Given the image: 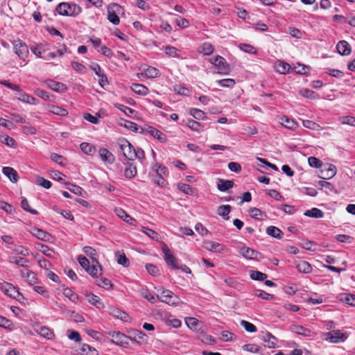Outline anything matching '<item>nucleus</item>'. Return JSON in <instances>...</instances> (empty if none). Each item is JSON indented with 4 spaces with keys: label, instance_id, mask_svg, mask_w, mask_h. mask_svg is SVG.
<instances>
[{
    "label": "nucleus",
    "instance_id": "32",
    "mask_svg": "<svg viewBox=\"0 0 355 355\" xmlns=\"http://www.w3.org/2000/svg\"><path fill=\"white\" fill-rule=\"evenodd\" d=\"M137 168L132 164L128 162L125 165L124 175L127 178H132L137 175Z\"/></svg>",
    "mask_w": 355,
    "mask_h": 355
},
{
    "label": "nucleus",
    "instance_id": "62",
    "mask_svg": "<svg viewBox=\"0 0 355 355\" xmlns=\"http://www.w3.org/2000/svg\"><path fill=\"white\" fill-rule=\"evenodd\" d=\"M339 121L343 124H347L355 127V117L351 116H342L339 118Z\"/></svg>",
    "mask_w": 355,
    "mask_h": 355
},
{
    "label": "nucleus",
    "instance_id": "53",
    "mask_svg": "<svg viewBox=\"0 0 355 355\" xmlns=\"http://www.w3.org/2000/svg\"><path fill=\"white\" fill-rule=\"evenodd\" d=\"M241 325L245 329L246 331L250 333H254L257 331V327L253 324L246 321L241 320Z\"/></svg>",
    "mask_w": 355,
    "mask_h": 355
},
{
    "label": "nucleus",
    "instance_id": "27",
    "mask_svg": "<svg viewBox=\"0 0 355 355\" xmlns=\"http://www.w3.org/2000/svg\"><path fill=\"white\" fill-rule=\"evenodd\" d=\"M35 331L39 334L41 336L47 339H51L53 337L52 331L44 326H40L35 329Z\"/></svg>",
    "mask_w": 355,
    "mask_h": 355
},
{
    "label": "nucleus",
    "instance_id": "36",
    "mask_svg": "<svg viewBox=\"0 0 355 355\" xmlns=\"http://www.w3.org/2000/svg\"><path fill=\"white\" fill-rule=\"evenodd\" d=\"M49 111L54 114L61 116H65L68 114V112L66 109L53 105L49 106Z\"/></svg>",
    "mask_w": 355,
    "mask_h": 355
},
{
    "label": "nucleus",
    "instance_id": "31",
    "mask_svg": "<svg viewBox=\"0 0 355 355\" xmlns=\"http://www.w3.org/2000/svg\"><path fill=\"white\" fill-rule=\"evenodd\" d=\"M19 92V94H18L19 96H18L17 98L19 101L26 103L31 104V105L36 104V99L34 97H33L26 93L22 92L21 90H20V92Z\"/></svg>",
    "mask_w": 355,
    "mask_h": 355
},
{
    "label": "nucleus",
    "instance_id": "19",
    "mask_svg": "<svg viewBox=\"0 0 355 355\" xmlns=\"http://www.w3.org/2000/svg\"><path fill=\"white\" fill-rule=\"evenodd\" d=\"M185 322L187 327L194 331L200 330L202 327V322L195 318H187Z\"/></svg>",
    "mask_w": 355,
    "mask_h": 355
},
{
    "label": "nucleus",
    "instance_id": "35",
    "mask_svg": "<svg viewBox=\"0 0 355 355\" xmlns=\"http://www.w3.org/2000/svg\"><path fill=\"white\" fill-rule=\"evenodd\" d=\"M304 215L306 216L315 218H322L324 216V213L322 210L318 209V208H313L311 209L306 210L304 212Z\"/></svg>",
    "mask_w": 355,
    "mask_h": 355
},
{
    "label": "nucleus",
    "instance_id": "56",
    "mask_svg": "<svg viewBox=\"0 0 355 355\" xmlns=\"http://www.w3.org/2000/svg\"><path fill=\"white\" fill-rule=\"evenodd\" d=\"M326 73L337 78H342L344 76V73L338 69L327 68L326 69Z\"/></svg>",
    "mask_w": 355,
    "mask_h": 355
},
{
    "label": "nucleus",
    "instance_id": "49",
    "mask_svg": "<svg viewBox=\"0 0 355 355\" xmlns=\"http://www.w3.org/2000/svg\"><path fill=\"white\" fill-rule=\"evenodd\" d=\"M214 48L209 42H205L200 46V52L204 55H209L212 53Z\"/></svg>",
    "mask_w": 355,
    "mask_h": 355
},
{
    "label": "nucleus",
    "instance_id": "15",
    "mask_svg": "<svg viewBox=\"0 0 355 355\" xmlns=\"http://www.w3.org/2000/svg\"><path fill=\"white\" fill-rule=\"evenodd\" d=\"M203 247L209 251L220 253L224 250L223 246L218 243L211 241H205L203 242Z\"/></svg>",
    "mask_w": 355,
    "mask_h": 355
},
{
    "label": "nucleus",
    "instance_id": "47",
    "mask_svg": "<svg viewBox=\"0 0 355 355\" xmlns=\"http://www.w3.org/2000/svg\"><path fill=\"white\" fill-rule=\"evenodd\" d=\"M0 327L8 330H12L13 323L8 318L0 315Z\"/></svg>",
    "mask_w": 355,
    "mask_h": 355
},
{
    "label": "nucleus",
    "instance_id": "59",
    "mask_svg": "<svg viewBox=\"0 0 355 355\" xmlns=\"http://www.w3.org/2000/svg\"><path fill=\"white\" fill-rule=\"evenodd\" d=\"M239 49L241 50H242L243 51L250 53V54H256L257 53V51H256L255 48L250 44H241L239 45Z\"/></svg>",
    "mask_w": 355,
    "mask_h": 355
},
{
    "label": "nucleus",
    "instance_id": "38",
    "mask_svg": "<svg viewBox=\"0 0 355 355\" xmlns=\"http://www.w3.org/2000/svg\"><path fill=\"white\" fill-rule=\"evenodd\" d=\"M81 150L89 155L94 154L96 149L94 146L89 143L83 142L80 145Z\"/></svg>",
    "mask_w": 355,
    "mask_h": 355
},
{
    "label": "nucleus",
    "instance_id": "4",
    "mask_svg": "<svg viewBox=\"0 0 355 355\" xmlns=\"http://www.w3.org/2000/svg\"><path fill=\"white\" fill-rule=\"evenodd\" d=\"M209 61L215 66L217 73L225 75L229 73V64L223 57L217 55L214 58H211Z\"/></svg>",
    "mask_w": 355,
    "mask_h": 355
},
{
    "label": "nucleus",
    "instance_id": "45",
    "mask_svg": "<svg viewBox=\"0 0 355 355\" xmlns=\"http://www.w3.org/2000/svg\"><path fill=\"white\" fill-rule=\"evenodd\" d=\"M63 294L73 302H76L78 300V295L75 293L71 288H64L63 290Z\"/></svg>",
    "mask_w": 355,
    "mask_h": 355
},
{
    "label": "nucleus",
    "instance_id": "55",
    "mask_svg": "<svg viewBox=\"0 0 355 355\" xmlns=\"http://www.w3.org/2000/svg\"><path fill=\"white\" fill-rule=\"evenodd\" d=\"M264 341L266 343L267 347L269 348H275L276 347L277 339L270 334H267L266 338H264Z\"/></svg>",
    "mask_w": 355,
    "mask_h": 355
},
{
    "label": "nucleus",
    "instance_id": "22",
    "mask_svg": "<svg viewBox=\"0 0 355 355\" xmlns=\"http://www.w3.org/2000/svg\"><path fill=\"white\" fill-rule=\"evenodd\" d=\"M99 156L102 161L108 163H112L114 161V156L106 148H101L99 150Z\"/></svg>",
    "mask_w": 355,
    "mask_h": 355
},
{
    "label": "nucleus",
    "instance_id": "3",
    "mask_svg": "<svg viewBox=\"0 0 355 355\" xmlns=\"http://www.w3.org/2000/svg\"><path fill=\"white\" fill-rule=\"evenodd\" d=\"M118 144L125 159L130 161L135 159L134 153L135 149L128 140L125 139H120Z\"/></svg>",
    "mask_w": 355,
    "mask_h": 355
},
{
    "label": "nucleus",
    "instance_id": "8",
    "mask_svg": "<svg viewBox=\"0 0 355 355\" xmlns=\"http://www.w3.org/2000/svg\"><path fill=\"white\" fill-rule=\"evenodd\" d=\"M325 339L332 343L344 342L347 336L340 330L331 331L324 334Z\"/></svg>",
    "mask_w": 355,
    "mask_h": 355
},
{
    "label": "nucleus",
    "instance_id": "18",
    "mask_svg": "<svg viewBox=\"0 0 355 355\" xmlns=\"http://www.w3.org/2000/svg\"><path fill=\"white\" fill-rule=\"evenodd\" d=\"M336 49L338 52L342 55H347L351 53L350 46L345 40L338 42Z\"/></svg>",
    "mask_w": 355,
    "mask_h": 355
},
{
    "label": "nucleus",
    "instance_id": "39",
    "mask_svg": "<svg viewBox=\"0 0 355 355\" xmlns=\"http://www.w3.org/2000/svg\"><path fill=\"white\" fill-rule=\"evenodd\" d=\"M114 107L123 112L126 116L130 117H133V114L136 113L134 110L122 104L116 103L114 104Z\"/></svg>",
    "mask_w": 355,
    "mask_h": 355
},
{
    "label": "nucleus",
    "instance_id": "5",
    "mask_svg": "<svg viewBox=\"0 0 355 355\" xmlns=\"http://www.w3.org/2000/svg\"><path fill=\"white\" fill-rule=\"evenodd\" d=\"M122 7L117 3H112L107 6V19L114 25L120 22L118 15L121 12Z\"/></svg>",
    "mask_w": 355,
    "mask_h": 355
},
{
    "label": "nucleus",
    "instance_id": "14",
    "mask_svg": "<svg viewBox=\"0 0 355 355\" xmlns=\"http://www.w3.org/2000/svg\"><path fill=\"white\" fill-rule=\"evenodd\" d=\"M295 266L300 272L304 274L311 273L312 271V267L311 264L306 261H295Z\"/></svg>",
    "mask_w": 355,
    "mask_h": 355
},
{
    "label": "nucleus",
    "instance_id": "64",
    "mask_svg": "<svg viewBox=\"0 0 355 355\" xmlns=\"http://www.w3.org/2000/svg\"><path fill=\"white\" fill-rule=\"evenodd\" d=\"M341 300L345 303L355 306V295L354 294H345Z\"/></svg>",
    "mask_w": 355,
    "mask_h": 355
},
{
    "label": "nucleus",
    "instance_id": "46",
    "mask_svg": "<svg viewBox=\"0 0 355 355\" xmlns=\"http://www.w3.org/2000/svg\"><path fill=\"white\" fill-rule=\"evenodd\" d=\"M120 125L132 132H137V130H138L137 125L132 121H130L122 119L120 123Z\"/></svg>",
    "mask_w": 355,
    "mask_h": 355
},
{
    "label": "nucleus",
    "instance_id": "20",
    "mask_svg": "<svg viewBox=\"0 0 355 355\" xmlns=\"http://www.w3.org/2000/svg\"><path fill=\"white\" fill-rule=\"evenodd\" d=\"M46 85L51 89L58 92H64L67 90V87L64 84L54 80H48Z\"/></svg>",
    "mask_w": 355,
    "mask_h": 355
},
{
    "label": "nucleus",
    "instance_id": "57",
    "mask_svg": "<svg viewBox=\"0 0 355 355\" xmlns=\"http://www.w3.org/2000/svg\"><path fill=\"white\" fill-rule=\"evenodd\" d=\"M190 114L193 116L196 119L201 120L203 119L205 116V114L203 111L196 109L192 108L190 110Z\"/></svg>",
    "mask_w": 355,
    "mask_h": 355
},
{
    "label": "nucleus",
    "instance_id": "48",
    "mask_svg": "<svg viewBox=\"0 0 355 355\" xmlns=\"http://www.w3.org/2000/svg\"><path fill=\"white\" fill-rule=\"evenodd\" d=\"M81 352L84 355H97V351L89 345L84 344L81 347Z\"/></svg>",
    "mask_w": 355,
    "mask_h": 355
},
{
    "label": "nucleus",
    "instance_id": "33",
    "mask_svg": "<svg viewBox=\"0 0 355 355\" xmlns=\"http://www.w3.org/2000/svg\"><path fill=\"white\" fill-rule=\"evenodd\" d=\"M110 314L113 317L120 319L125 322H127L129 318L128 315L125 312L119 309H112L110 311Z\"/></svg>",
    "mask_w": 355,
    "mask_h": 355
},
{
    "label": "nucleus",
    "instance_id": "1",
    "mask_svg": "<svg viewBox=\"0 0 355 355\" xmlns=\"http://www.w3.org/2000/svg\"><path fill=\"white\" fill-rule=\"evenodd\" d=\"M56 11L62 15L75 16L80 12L81 8L75 4L61 3L57 6Z\"/></svg>",
    "mask_w": 355,
    "mask_h": 355
},
{
    "label": "nucleus",
    "instance_id": "11",
    "mask_svg": "<svg viewBox=\"0 0 355 355\" xmlns=\"http://www.w3.org/2000/svg\"><path fill=\"white\" fill-rule=\"evenodd\" d=\"M162 252L164 253V258L166 263L171 266L173 268H178V265L176 263V258L171 252L170 250L166 244H164L162 246Z\"/></svg>",
    "mask_w": 355,
    "mask_h": 355
},
{
    "label": "nucleus",
    "instance_id": "60",
    "mask_svg": "<svg viewBox=\"0 0 355 355\" xmlns=\"http://www.w3.org/2000/svg\"><path fill=\"white\" fill-rule=\"evenodd\" d=\"M174 22L178 26L182 28H186L189 27L190 25L189 21L187 19L180 17H177L174 20Z\"/></svg>",
    "mask_w": 355,
    "mask_h": 355
},
{
    "label": "nucleus",
    "instance_id": "13",
    "mask_svg": "<svg viewBox=\"0 0 355 355\" xmlns=\"http://www.w3.org/2000/svg\"><path fill=\"white\" fill-rule=\"evenodd\" d=\"M31 233L38 239L46 242H49L52 238L50 234L37 227H33Z\"/></svg>",
    "mask_w": 355,
    "mask_h": 355
},
{
    "label": "nucleus",
    "instance_id": "63",
    "mask_svg": "<svg viewBox=\"0 0 355 355\" xmlns=\"http://www.w3.org/2000/svg\"><path fill=\"white\" fill-rule=\"evenodd\" d=\"M165 53L170 57L177 58L179 56L178 50L171 46H167L164 48Z\"/></svg>",
    "mask_w": 355,
    "mask_h": 355
},
{
    "label": "nucleus",
    "instance_id": "23",
    "mask_svg": "<svg viewBox=\"0 0 355 355\" xmlns=\"http://www.w3.org/2000/svg\"><path fill=\"white\" fill-rule=\"evenodd\" d=\"M92 265L87 268V272L93 277H98L101 274L102 268L98 261V263L92 262Z\"/></svg>",
    "mask_w": 355,
    "mask_h": 355
},
{
    "label": "nucleus",
    "instance_id": "24",
    "mask_svg": "<svg viewBox=\"0 0 355 355\" xmlns=\"http://www.w3.org/2000/svg\"><path fill=\"white\" fill-rule=\"evenodd\" d=\"M131 89L137 94L141 96H146L149 92V89L147 87L139 83L132 84L131 86Z\"/></svg>",
    "mask_w": 355,
    "mask_h": 355
},
{
    "label": "nucleus",
    "instance_id": "25",
    "mask_svg": "<svg viewBox=\"0 0 355 355\" xmlns=\"http://www.w3.org/2000/svg\"><path fill=\"white\" fill-rule=\"evenodd\" d=\"M86 297L87 301L92 305L95 306L98 309L103 308V304L101 301V299L96 295L93 293H87L86 294Z\"/></svg>",
    "mask_w": 355,
    "mask_h": 355
},
{
    "label": "nucleus",
    "instance_id": "44",
    "mask_svg": "<svg viewBox=\"0 0 355 355\" xmlns=\"http://www.w3.org/2000/svg\"><path fill=\"white\" fill-rule=\"evenodd\" d=\"M216 83L223 87H229L232 88L235 85V80L232 78H225L223 80H219L216 81Z\"/></svg>",
    "mask_w": 355,
    "mask_h": 355
},
{
    "label": "nucleus",
    "instance_id": "43",
    "mask_svg": "<svg viewBox=\"0 0 355 355\" xmlns=\"http://www.w3.org/2000/svg\"><path fill=\"white\" fill-rule=\"evenodd\" d=\"M83 252L91 258L92 262H95L98 263V260L96 259V251L89 246H85L83 249Z\"/></svg>",
    "mask_w": 355,
    "mask_h": 355
},
{
    "label": "nucleus",
    "instance_id": "7",
    "mask_svg": "<svg viewBox=\"0 0 355 355\" xmlns=\"http://www.w3.org/2000/svg\"><path fill=\"white\" fill-rule=\"evenodd\" d=\"M161 75L160 71L155 67H147L141 69V72L137 73L138 78L144 81V78H155L159 77Z\"/></svg>",
    "mask_w": 355,
    "mask_h": 355
},
{
    "label": "nucleus",
    "instance_id": "10",
    "mask_svg": "<svg viewBox=\"0 0 355 355\" xmlns=\"http://www.w3.org/2000/svg\"><path fill=\"white\" fill-rule=\"evenodd\" d=\"M1 290L6 295H8L10 297L14 299H18L21 295L19 291L11 284L10 283H4L2 284L1 287Z\"/></svg>",
    "mask_w": 355,
    "mask_h": 355
},
{
    "label": "nucleus",
    "instance_id": "40",
    "mask_svg": "<svg viewBox=\"0 0 355 355\" xmlns=\"http://www.w3.org/2000/svg\"><path fill=\"white\" fill-rule=\"evenodd\" d=\"M250 216L258 220H263L266 217V214L261 211L259 209L254 207L250 210Z\"/></svg>",
    "mask_w": 355,
    "mask_h": 355
},
{
    "label": "nucleus",
    "instance_id": "58",
    "mask_svg": "<svg viewBox=\"0 0 355 355\" xmlns=\"http://www.w3.org/2000/svg\"><path fill=\"white\" fill-rule=\"evenodd\" d=\"M200 340L205 344L209 345H214L216 343V341L214 337H212L210 335L205 334H202L200 336Z\"/></svg>",
    "mask_w": 355,
    "mask_h": 355
},
{
    "label": "nucleus",
    "instance_id": "42",
    "mask_svg": "<svg viewBox=\"0 0 355 355\" xmlns=\"http://www.w3.org/2000/svg\"><path fill=\"white\" fill-rule=\"evenodd\" d=\"M187 125L193 131L201 132L203 129L202 125L198 121L193 119H188Z\"/></svg>",
    "mask_w": 355,
    "mask_h": 355
},
{
    "label": "nucleus",
    "instance_id": "34",
    "mask_svg": "<svg viewBox=\"0 0 355 355\" xmlns=\"http://www.w3.org/2000/svg\"><path fill=\"white\" fill-rule=\"evenodd\" d=\"M266 233L276 239H282L283 236V232L280 229L276 227L275 226H270L266 229Z\"/></svg>",
    "mask_w": 355,
    "mask_h": 355
},
{
    "label": "nucleus",
    "instance_id": "2",
    "mask_svg": "<svg viewBox=\"0 0 355 355\" xmlns=\"http://www.w3.org/2000/svg\"><path fill=\"white\" fill-rule=\"evenodd\" d=\"M157 298L161 302L174 306H178L180 302V298L169 290L163 291L157 295Z\"/></svg>",
    "mask_w": 355,
    "mask_h": 355
},
{
    "label": "nucleus",
    "instance_id": "30",
    "mask_svg": "<svg viewBox=\"0 0 355 355\" xmlns=\"http://www.w3.org/2000/svg\"><path fill=\"white\" fill-rule=\"evenodd\" d=\"M322 174L323 175L322 177L323 179H330L336 174V168L335 166L330 164L322 171Z\"/></svg>",
    "mask_w": 355,
    "mask_h": 355
},
{
    "label": "nucleus",
    "instance_id": "17",
    "mask_svg": "<svg viewBox=\"0 0 355 355\" xmlns=\"http://www.w3.org/2000/svg\"><path fill=\"white\" fill-rule=\"evenodd\" d=\"M279 123L284 127L289 130H295L297 128V122L294 119H291L286 116H283L280 117Z\"/></svg>",
    "mask_w": 355,
    "mask_h": 355
},
{
    "label": "nucleus",
    "instance_id": "28",
    "mask_svg": "<svg viewBox=\"0 0 355 355\" xmlns=\"http://www.w3.org/2000/svg\"><path fill=\"white\" fill-rule=\"evenodd\" d=\"M116 214L123 219L126 223L132 225H136V220L130 217L128 214H126L123 209H116L115 210Z\"/></svg>",
    "mask_w": 355,
    "mask_h": 355
},
{
    "label": "nucleus",
    "instance_id": "41",
    "mask_svg": "<svg viewBox=\"0 0 355 355\" xmlns=\"http://www.w3.org/2000/svg\"><path fill=\"white\" fill-rule=\"evenodd\" d=\"M37 249L46 257H53V251L46 245L38 243L37 245Z\"/></svg>",
    "mask_w": 355,
    "mask_h": 355
},
{
    "label": "nucleus",
    "instance_id": "51",
    "mask_svg": "<svg viewBox=\"0 0 355 355\" xmlns=\"http://www.w3.org/2000/svg\"><path fill=\"white\" fill-rule=\"evenodd\" d=\"M10 262L21 267H26L29 261L22 257H15L11 259Z\"/></svg>",
    "mask_w": 355,
    "mask_h": 355
},
{
    "label": "nucleus",
    "instance_id": "6",
    "mask_svg": "<svg viewBox=\"0 0 355 355\" xmlns=\"http://www.w3.org/2000/svg\"><path fill=\"white\" fill-rule=\"evenodd\" d=\"M129 336H125L119 331H114L111 334V340L113 343L121 346L123 347H128L129 346Z\"/></svg>",
    "mask_w": 355,
    "mask_h": 355
},
{
    "label": "nucleus",
    "instance_id": "52",
    "mask_svg": "<svg viewBox=\"0 0 355 355\" xmlns=\"http://www.w3.org/2000/svg\"><path fill=\"white\" fill-rule=\"evenodd\" d=\"M250 277L253 280L263 281L267 278V275L257 270H254L250 273Z\"/></svg>",
    "mask_w": 355,
    "mask_h": 355
},
{
    "label": "nucleus",
    "instance_id": "29",
    "mask_svg": "<svg viewBox=\"0 0 355 355\" xmlns=\"http://www.w3.org/2000/svg\"><path fill=\"white\" fill-rule=\"evenodd\" d=\"M234 182L232 180H225L219 179L217 182L218 189L220 191H227L228 189L232 188Z\"/></svg>",
    "mask_w": 355,
    "mask_h": 355
},
{
    "label": "nucleus",
    "instance_id": "16",
    "mask_svg": "<svg viewBox=\"0 0 355 355\" xmlns=\"http://www.w3.org/2000/svg\"><path fill=\"white\" fill-rule=\"evenodd\" d=\"M239 252L245 258L250 259H257L258 256L260 254L259 252L246 246L242 247Z\"/></svg>",
    "mask_w": 355,
    "mask_h": 355
},
{
    "label": "nucleus",
    "instance_id": "54",
    "mask_svg": "<svg viewBox=\"0 0 355 355\" xmlns=\"http://www.w3.org/2000/svg\"><path fill=\"white\" fill-rule=\"evenodd\" d=\"M141 231L155 241H157L159 239V234L153 230H150L148 227H142Z\"/></svg>",
    "mask_w": 355,
    "mask_h": 355
},
{
    "label": "nucleus",
    "instance_id": "61",
    "mask_svg": "<svg viewBox=\"0 0 355 355\" xmlns=\"http://www.w3.org/2000/svg\"><path fill=\"white\" fill-rule=\"evenodd\" d=\"M141 295L147 300L150 303H155V297L154 295H153L147 289L142 288L141 290Z\"/></svg>",
    "mask_w": 355,
    "mask_h": 355
},
{
    "label": "nucleus",
    "instance_id": "21",
    "mask_svg": "<svg viewBox=\"0 0 355 355\" xmlns=\"http://www.w3.org/2000/svg\"><path fill=\"white\" fill-rule=\"evenodd\" d=\"M2 172L12 182H17L18 181V174L14 168L5 166L3 168Z\"/></svg>",
    "mask_w": 355,
    "mask_h": 355
},
{
    "label": "nucleus",
    "instance_id": "26",
    "mask_svg": "<svg viewBox=\"0 0 355 355\" xmlns=\"http://www.w3.org/2000/svg\"><path fill=\"white\" fill-rule=\"evenodd\" d=\"M21 275L24 279L30 284H34L37 282L36 275L31 270H21Z\"/></svg>",
    "mask_w": 355,
    "mask_h": 355
},
{
    "label": "nucleus",
    "instance_id": "12",
    "mask_svg": "<svg viewBox=\"0 0 355 355\" xmlns=\"http://www.w3.org/2000/svg\"><path fill=\"white\" fill-rule=\"evenodd\" d=\"M132 336H130V340H134L139 344H146L148 342V338L146 334L141 331L132 330L131 331Z\"/></svg>",
    "mask_w": 355,
    "mask_h": 355
},
{
    "label": "nucleus",
    "instance_id": "9",
    "mask_svg": "<svg viewBox=\"0 0 355 355\" xmlns=\"http://www.w3.org/2000/svg\"><path fill=\"white\" fill-rule=\"evenodd\" d=\"M14 49L15 53L23 60L27 58L28 54V49L26 44L21 40H16L14 43Z\"/></svg>",
    "mask_w": 355,
    "mask_h": 355
},
{
    "label": "nucleus",
    "instance_id": "37",
    "mask_svg": "<svg viewBox=\"0 0 355 355\" xmlns=\"http://www.w3.org/2000/svg\"><path fill=\"white\" fill-rule=\"evenodd\" d=\"M231 211V206L229 205H221L218 208L217 213L219 216H222L224 219H229V214Z\"/></svg>",
    "mask_w": 355,
    "mask_h": 355
},
{
    "label": "nucleus",
    "instance_id": "50",
    "mask_svg": "<svg viewBox=\"0 0 355 355\" xmlns=\"http://www.w3.org/2000/svg\"><path fill=\"white\" fill-rule=\"evenodd\" d=\"M290 69H291V66L286 62H279L277 64V70L280 73L285 74V73L289 72Z\"/></svg>",
    "mask_w": 355,
    "mask_h": 355
}]
</instances>
